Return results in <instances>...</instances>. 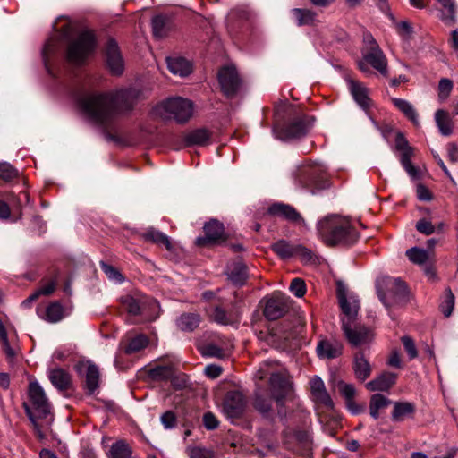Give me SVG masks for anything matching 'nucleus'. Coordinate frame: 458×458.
<instances>
[{
  "label": "nucleus",
  "instance_id": "1",
  "mask_svg": "<svg viewBox=\"0 0 458 458\" xmlns=\"http://www.w3.org/2000/svg\"><path fill=\"white\" fill-rule=\"evenodd\" d=\"M139 98L135 89H120L106 93H91L78 99L79 107L92 123L110 126L121 114L129 113Z\"/></svg>",
  "mask_w": 458,
  "mask_h": 458
},
{
  "label": "nucleus",
  "instance_id": "2",
  "mask_svg": "<svg viewBox=\"0 0 458 458\" xmlns=\"http://www.w3.org/2000/svg\"><path fill=\"white\" fill-rule=\"evenodd\" d=\"M337 297L344 316L341 318L342 330L348 343L358 347L369 344L374 338L373 330L356 324L360 310V301L353 293H349L343 284L337 285Z\"/></svg>",
  "mask_w": 458,
  "mask_h": 458
},
{
  "label": "nucleus",
  "instance_id": "3",
  "mask_svg": "<svg viewBox=\"0 0 458 458\" xmlns=\"http://www.w3.org/2000/svg\"><path fill=\"white\" fill-rule=\"evenodd\" d=\"M317 229L322 241L327 245L353 244L359 238V233L346 217L330 215L317 225Z\"/></svg>",
  "mask_w": 458,
  "mask_h": 458
},
{
  "label": "nucleus",
  "instance_id": "4",
  "mask_svg": "<svg viewBox=\"0 0 458 458\" xmlns=\"http://www.w3.org/2000/svg\"><path fill=\"white\" fill-rule=\"evenodd\" d=\"M30 403H24L25 411L38 432L45 427H49L53 420L51 405L44 389L38 381H30L28 388Z\"/></svg>",
  "mask_w": 458,
  "mask_h": 458
},
{
  "label": "nucleus",
  "instance_id": "5",
  "mask_svg": "<svg viewBox=\"0 0 458 458\" xmlns=\"http://www.w3.org/2000/svg\"><path fill=\"white\" fill-rule=\"evenodd\" d=\"M193 114V103L181 97L170 98L153 108V114L163 120L187 122Z\"/></svg>",
  "mask_w": 458,
  "mask_h": 458
},
{
  "label": "nucleus",
  "instance_id": "6",
  "mask_svg": "<svg viewBox=\"0 0 458 458\" xmlns=\"http://www.w3.org/2000/svg\"><path fill=\"white\" fill-rule=\"evenodd\" d=\"M379 300L386 308L398 303L406 295V285L400 278L383 276L377 281Z\"/></svg>",
  "mask_w": 458,
  "mask_h": 458
},
{
  "label": "nucleus",
  "instance_id": "7",
  "mask_svg": "<svg viewBox=\"0 0 458 458\" xmlns=\"http://www.w3.org/2000/svg\"><path fill=\"white\" fill-rule=\"evenodd\" d=\"M124 309L131 315H142L148 319H155L159 314L158 302L142 294L125 295L122 297Z\"/></svg>",
  "mask_w": 458,
  "mask_h": 458
},
{
  "label": "nucleus",
  "instance_id": "8",
  "mask_svg": "<svg viewBox=\"0 0 458 458\" xmlns=\"http://www.w3.org/2000/svg\"><path fill=\"white\" fill-rule=\"evenodd\" d=\"M95 46L96 39L92 31L81 30L68 47V61L75 64H81L93 52Z\"/></svg>",
  "mask_w": 458,
  "mask_h": 458
},
{
  "label": "nucleus",
  "instance_id": "9",
  "mask_svg": "<svg viewBox=\"0 0 458 458\" xmlns=\"http://www.w3.org/2000/svg\"><path fill=\"white\" fill-rule=\"evenodd\" d=\"M310 126L311 123L309 121L308 117L300 114L284 128H274L273 132L276 138L282 140H292L305 136Z\"/></svg>",
  "mask_w": 458,
  "mask_h": 458
},
{
  "label": "nucleus",
  "instance_id": "10",
  "mask_svg": "<svg viewBox=\"0 0 458 458\" xmlns=\"http://www.w3.org/2000/svg\"><path fill=\"white\" fill-rule=\"evenodd\" d=\"M369 64L383 76L387 75L386 57L378 45L374 44L372 49L365 50L362 53V60L359 62L360 70L364 73H370Z\"/></svg>",
  "mask_w": 458,
  "mask_h": 458
},
{
  "label": "nucleus",
  "instance_id": "11",
  "mask_svg": "<svg viewBox=\"0 0 458 458\" xmlns=\"http://www.w3.org/2000/svg\"><path fill=\"white\" fill-rule=\"evenodd\" d=\"M394 149L401 153L400 162L406 173L413 179L418 177V170L411 164L413 148L409 145L408 140L402 132H398L395 137Z\"/></svg>",
  "mask_w": 458,
  "mask_h": 458
},
{
  "label": "nucleus",
  "instance_id": "12",
  "mask_svg": "<svg viewBox=\"0 0 458 458\" xmlns=\"http://www.w3.org/2000/svg\"><path fill=\"white\" fill-rule=\"evenodd\" d=\"M218 81L222 91L227 97H232L241 86V79L234 66L223 67L218 72Z\"/></svg>",
  "mask_w": 458,
  "mask_h": 458
},
{
  "label": "nucleus",
  "instance_id": "13",
  "mask_svg": "<svg viewBox=\"0 0 458 458\" xmlns=\"http://www.w3.org/2000/svg\"><path fill=\"white\" fill-rule=\"evenodd\" d=\"M272 394L278 406L284 404V399L291 393L292 382L282 373H272L269 378Z\"/></svg>",
  "mask_w": 458,
  "mask_h": 458
},
{
  "label": "nucleus",
  "instance_id": "14",
  "mask_svg": "<svg viewBox=\"0 0 458 458\" xmlns=\"http://www.w3.org/2000/svg\"><path fill=\"white\" fill-rule=\"evenodd\" d=\"M106 64L114 75H120L124 69L123 58L121 55L117 43L114 39H109L106 47Z\"/></svg>",
  "mask_w": 458,
  "mask_h": 458
},
{
  "label": "nucleus",
  "instance_id": "15",
  "mask_svg": "<svg viewBox=\"0 0 458 458\" xmlns=\"http://www.w3.org/2000/svg\"><path fill=\"white\" fill-rule=\"evenodd\" d=\"M245 407V399L239 391L228 392L223 404V412L229 419L240 417Z\"/></svg>",
  "mask_w": 458,
  "mask_h": 458
},
{
  "label": "nucleus",
  "instance_id": "16",
  "mask_svg": "<svg viewBox=\"0 0 458 458\" xmlns=\"http://www.w3.org/2000/svg\"><path fill=\"white\" fill-rule=\"evenodd\" d=\"M325 167L321 164H307L300 166L297 179L304 187L316 184L323 178Z\"/></svg>",
  "mask_w": 458,
  "mask_h": 458
},
{
  "label": "nucleus",
  "instance_id": "17",
  "mask_svg": "<svg viewBox=\"0 0 458 458\" xmlns=\"http://www.w3.org/2000/svg\"><path fill=\"white\" fill-rule=\"evenodd\" d=\"M205 236L198 237L195 241L199 246L216 243L224 235V225L216 220H211L204 225Z\"/></svg>",
  "mask_w": 458,
  "mask_h": 458
},
{
  "label": "nucleus",
  "instance_id": "18",
  "mask_svg": "<svg viewBox=\"0 0 458 458\" xmlns=\"http://www.w3.org/2000/svg\"><path fill=\"white\" fill-rule=\"evenodd\" d=\"M348 89L355 102L365 111L372 106V100L369 97V89L365 85L353 79H346Z\"/></svg>",
  "mask_w": 458,
  "mask_h": 458
},
{
  "label": "nucleus",
  "instance_id": "19",
  "mask_svg": "<svg viewBox=\"0 0 458 458\" xmlns=\"http://www.w3.org/2000/svg\"><path fill=\"white\" fill-rule=\"evenodd\" d=\"M310 393L316 402L324 404L327 407L332 408L334 403L328 394L323 380L318 376H314L310 380Z\"/></svg>",
  "mask_w": 458,
  "mask_h": 458
},
{
  "label": "nucleus",
  "instance_id": "20",
  "mask_svg": "<svg viewBox=\"0 0 458 458\" xmlns=\"http://www.w3.org/2000/svg\"><path fill=\"white\" fill-rule=\"evenodd\" d=\"M397 375L393 372H384L366 384V388L371 392L388 391L396 382Z\"/></svg>",
  "mask_w": 458,
  "mask_h": 458
},
{
  "label": "nucleus",
  "instance_id": "21",
  "mask_svg": "<svg viewBox=\"0 0 458 458\" xmlns=\"http://www.w3.org/2000/svg\"><path fill=\"white\" fill-rule=\"evenodd\" d=\"M268 213L284 218L290 222L301 223L303 219L300 213L292 206L284 203H275L268 208Z\"/></svg>",
  "mask_w": 458,
  "mask_h": 458
},
{
  "label": "nucleus",
  "instance_id": "22",
  "mask_svg": "<svg viewBox=\"0 0 458 458\" xmlns=\"http://www.w3.org/2000/svg\"><path fill=\"white\" fill-rule=\"evenodd\" d=\"M287 310L286 303L281 297L269 299L264 309V315L269 320H276L283 317Z\"/></svg>",
  "mask_w": 458,
  "mask_h": 458
},
{
  "label": "nucleus",
  "instance_id": "23",
  "mask_svg": "<svg viewBox=\"0 0 458 458\" xmlns=\"http://www.w3.org/2000/svg\"><path fill=\"white\" fill-rule=\"evenodd\" d=\"M318 357L323 359H334L342 354L343 345L337 341L322 340L317 346Z\"/></svg>",
  "mask_w": 458,
  "mask_h": 458
},
{
  "label": "nucleus",
  "instance_id": "24",
  "mask_svg": "<svg viewBox=\"0 0 458 458\" xmlns=\"http://www.w3.org/2000/svg\"><path fill=\"white\" fill-rule=\"evenodd\" d=\"M166 63L169 71L174 75L185 77L192 71L191 64L183 57H167Z\"/></svg>",
  "mask_w": 458,
  "mask_h": 458
},
{
  "label": "nucleus",
  "instance_id": "25",
  "mask_svg": "<svg viewBox=\"0 0 458 458\" xmlns=\"http://www.w3.org/2000/svg\"><path fill=\"white\" fill-rule=\"evenodd\" d=\"M391 419L394 422H402L415 412V405L409 402H394Z\"/></svg>",
  "mask_w": 458,
  "mask_h": 458
},
{
  "label": "nucleus",
  "instance_id": "26",
  "mask_svg": "<svg viewBox=\"0 0 458 458\" xmlns=\"http://www.w3.org/2000/svg\"><path fill=\"white\" fill-rule=\"evenodd\" d=\"M70 314L71 310L64 308L59 301H54L46 308L43 318L49 323H57Z\"/></svg>",
  "mask_w": 458,
  "mask_h": 458
},
{
  "label": "nucleus",
  "instance_id": "27",
  "mask_svg": "<svg viewBox=\"0 0 458 458\" xmlns=\"http://www.w3.org/2000/svg\"><path fill=\"white\" fill-rule=\"evenodd\" d=\"M48 378L52 385L60 391L66 390L71 382L69 374L61 368L49 369Z\"/></svg>",
  "mask_w": 458,
  "mask_h": 458
},
{
  "label": "nucleus",
  "instance_id": "28",
  "mask_svg": "<svg viewBox=\"0 0 458 458\" xmlns=\"http://www.w3.org/2000/svg\"><path fill=\"white\" fill-rule=\"evenodd\" d=\"M435 122L439 132L443 136H449L453 133L454 123L450 114L443 109H438L435 113Z\"/></svg>",
  "mask_w": 458,
  "mask_h": 458
},
{
  "label": "nucleus",
  "instance_id": "29",
  "mask_svg": "<svg viewBox=\"0 0 458 458\" xmlns=\"http://www.w3.org/2000/svg\"><path fill=\"white\" fill-rule=\"evenodd\" d=\"M393 105L408 118L413 124H419L418 114L413 105L406 99L393 98L391 99Z\"/></svg>",
  "mask_w": 458,
  "mask_h": 458
},
{
  "label": "nucleus",
  "instance_id": "30",
  "mask_svg": "<svg viewBox=\"0 0 458 458\" xmlns=\"http://www.w3.org/2000/svg\"><path fill=\"white\" fill-rule=\"evenodd\" d=\"M228 278L235 285H242L248 277L247 267L242 262H235L228 267Z\"/></svg>",
  "mask_w": 458,
  "mask_h": 458
},
{
  "label": "nucleus",
  "instance_id": "31",
  "mask_svg": "<svg viewBox=\"0 0 458 458\" xmlns=\"http://www.w3.org/2000/svg\"><path fill=\"white\" fill-rule=\"evenodd\" d=\"M354 373L360 381H365L371 374V366L363 352L356 353L354 357Z\"/></svg>",
  "mask_w": 458,
  "mask_h": 458
},
{
  "label": "nucleus",
  "instance_id": "32",
  "mask_svg": "<svg viewBox=\"0 0 458 458\" xmlns=\"http://www.w3.org/2000/svg\"><path fill=\"white\" fill-rule=\"evenodd\" d=\"M82 366L85 367L86 388L89 394H93L99 385L98 368L91 362H87Z\"/></svg>",
  "mask_w": 458,
  "mask_h": 458
},
{
  "label": "nucleus",
  "instance_id": "33",
  "mask_svg": "<svg viewBox=\"0 0 458 458\" xmlns=\"http://www.w3.org/2000/svg\"><path fill=\"white\" fill-rule=\"evenodd\" d=\"M148 338L145 335L140 334L131 338L128 343H122L121 344L123 352L131 355L145 349L148 345Z\"/></svg>",
  "mask_w": 458,
  "mask_h": 458
},
{
  "label": "nucleus",
  "instance_id": "34",
  "mask_svg": "<svg viewBox=\"0 0 458 458\" xmlns=\"http://www.w3.org/2000/svg\"><path fill=\"white\" fill-rule=\"evenodd\" d=\"M200 323V316L197 313H183L176 319L177 327L184 332H192Z\"/></svg>",
  "mask_w": 458,
  "mask_h": 458
},
{
  "label": "nucleus",
  "instance_id": "35",
  "mask_svg": "<svg viewBox=\"0 0 458 458\" xmlns=\"http://www.w3.org/2000/svg\"><path fill=\"white\" fill-rule=\"evenodd\" d=\"M442 6L441 20L446 25H454L456 22V6L454 0H437Z\"/></svg>",
  "mask_w": 458,
  "mask_h": 458
},
{
  "label": "nucleus",
  "instance_id": "36",
  "mask_svg": "<svg viewBox=\"0 0 458 458\" xmlns=\"http://www.w3.org/2000/svg\"><path fill=\"white\" fill-rule=\"evenodd\" d=\"M392 403L391 400L387 397L380 394H375L371 396L369 402V414L374 420H377L379 418V411L381 410L386 409L388 405Z\"/></svg>",
  "mask_w": 458,
  "mask_h": 458
},
{
  "label": "nucleus",
  "instance_id": "37",
  "mask_svg": "<svg viewBox=\"0 0 458 458\" xmlns=\"http://www.w3.org/2000/svg\"><path fill=\"white\" fill-rule=\"evenodd\" d=\"M145 241L151 242L159 245H164L167 250L172 249L170 238L160 231L154 228H148L142 233Z\"/></svg>",
  "mask_w": 458,
  "mask_h": 458
},
{
  "label": "nucleus",
  "instance_id": "38",
  "mask_svg": "<svg viewBox=\"0 0 458 458\" xmlns=\"http://www.w3.org/2000/svg\"><path fill=\"white\" fill-rule=\"evenodd\" d=\"M292 13L298 26L312 25L316 20V13L310 9L293 8Z\"/></svg>",
  "mask_w": 458,
  "mask_h": 458
},
{
  "label": "nucleus",
  "instance_id": "39",
  "mask_svg": "<svg viewBox=\"0 0 458 458\" xmlns=\"http://www.w3.org/2000/svg\"><path fill=\"white\" fill-rule=\"evenodd\" d=\"M55 288L56 282L55 280H50L45 283L34 293L22 301V306L26 308L30 307L31 302L36 301L39 295H50L55 292Z\"/></svg>",
  "mask_w": 458,
  "mask_h": 458
},
{
  "label": "nucleus",
  "instance_id": "40",
  "mask_svg": "<svg viewBox=\"0 0 458 458\" xmlns=\"http://www.w3.org/2000/svg\"><path fill=\"white\" fill-rule=\"evenodd\" d=\"M60 49V42L57 38H49L43 49H42V58L45 64V67L48 72L49 71V59L52 55L59 51Z\"/></svg>",
  "mask_w": 458,
  "mask_h": 458
},
{
  "label": "nucleus",
  "instance_id": "41",
  "mask_svg": "<svg viewBox=\"0 0 458 458\" xmlns=\"http://www.w3.org/2000/svg\"><path fill=\"white\" fill-rule=\"evenodd\" d=\"M210 140V133L206 129H198L190 132L185 140L188 145H205Z\"/></svg>",
  "mask_w": 458,
  "mask_h": 458
},
{
  "label": "nucleus",
  "instance_id": "42",
  "mask_svg": "<svg viewBox=\"0 0 458 458\" xmlns=\"http://www.w3.org/2000/svg\"><path fill=\"white\" fill-rule=\"evenodd\" d=\"M131 450L123 441H117L113 444L109 450L110 458H131Z\"/></svg>",
  "mask_w": 458,
  "mask_h": 458
},
{
  "label": "nucleus",
  "instance_id": "43",
  "mask_svg": "<svg viewBox=\"0 0 458 458\" xmlns=\"http://www.w3.org/2000/svg\"><path fill=\"white\" fill-rule=\"evenodd\" d=\"M174 371L171 365L157 366L149 370V376L154 380H168L174 377Z\"/></svg>",
  "mask_w": 458,
  "mask_h": 458
},
{
  "label": "nucleus",
  "instance_id": "44",
  "mask_svg": "<svg viewBox=\"0 0 458 458\" xmlns=\"http://www.w3.org/2000/svg\"><path fill=\"white\" fill-rule=\"evenodd\" d=\"M272 250L282 259H289L293 256L295 252V248L291 246V244L284 240H280L275 242L272 245Z\"/></svg>",
  "mask_w": 458,
  "mask_h": 458
},
{
  "label": "nucleus",
  "instance_id": "45",
  "mask_svg": "<svg viewBox=\"0 0 458 458\" xmlns=\"http://www.w3.org/2000/svg\"><path fill=\"white\" fill-rule=\"evenodd\" d=\"M454 308V295L450 288H446L440 302L439 309L445 317L451 316Z\"/></svg>",
  "mask_w": 458,
  "mask_h": 458
},
{
  "label": "nucleus",
  "instance_id": "46",
  "mask_svg": "<svg viewBox=\"0 0 458 458\" xmlns=\"http://www.w3.org/2000/svg\"><path fill=\"white\" fill-rule=\"evenodd\" d=\"M406 256L412 263L417 265L426 264L428 259L427 250L417 247L407 250Z\"/></svg>",
  "mask_w": 458,
  "mask_h": 458
},
{
  "label": "nucleus",
  "instance_id": "47",
  "mask_svg": "<svg viewBox=\"0 0 458 458\" xmlns=\"http://www.w3.org/2000/svg\"><path fill=\"white\" fill-rule=\"evenodd\" d=\"M294 255H298L303 264H314L317 261V256L302 245L295 247Z\"/></svg>",
  "mask_w": 458,
  "mask_h": 458
},
{
  "label": "nucleus",
  "instance_id": "48",
  "mask_svg": "<svg viewBox=\"0 0 458 458\" xmlns=\"http://www.w3.org/2000/svg\"><path fill=\"white\" fill-rule=\"evenodd\" d=\"M100 267L109 280L119 284L123 282L122 274L113 266L101 261Z\"/></svg>",
  "mask_w": 458,
  "mask_h": 458
},
{
  "label": "nucleus",
  "instance_id": "49",
  "mask_svg": "<svg viewBox=\"0 0 458 458\" xmlns=\"http://www.w3.org/2000/svg\"><path fill=\"white\" fill-rule=\"evenodd\" d=\"M213 320L220 325H231L233 323V318L221 307L216 306L211 315Z\"/></svg>",
  "mask_w": 458,
  "mask_h": 458
},
{
  "label": "nucleus",
  "instance_id": "50",
  "mask_svg": "<svg viewBox=\"0 0 458 458\" xmlns=\"http://www.w3.org/2000/svg\"><path fill=\"white\" fill-rule=\"evenodd\" d=\"M254 407L262 414H266L271 410V399L257 393L254 399Z\"/></svg>",
  "mask_w": 458,
  "mask_h": 458
},
{
  "label": "nucleus",
  "instance_id": "51",
  "mask_svg": "<svg viewBox=\"0 0 458 458\" xmlns=\"http://www.w3.org/2000/svg\"><path fill=\"white\" fill-rule=\"evenodd\" d=\"M398 35L405 41H408L413 33V29L410 22L402 21L395 24Z\"/></svg>",
  "mask_w": 458,
  "mask_h": 458
},
{
  "label": "nucleus",
  "instance_id": "52",
  "mask_svg": "<svg viewBox=\"0 0 458 458\" xmlns=\"http://www.w3.org/2000/svg\"><path fill=\"white\" fill-rule=\"evenodd\" d=\"M289 290L296 297L301 298L306 293L305 282L302 279L296 277L292 280Z\"/></svg>",
  "mask_w": 458,
  "mask_h": 458
},
{
  "label": "nucleus",
  "instance_id": "53",
  "mask_svg": "<svg viewBox=\"0 0 458 458\" xmlns=\"http://www.w3.org/2000/svg\"><path fill=\"white\" fill-rule=\"evenodd\" d=\"M190 458H213V452L209 449L199 446H190L187 448Z\"/></svg>",
  "mask_w": 458,
  "mask_h": 458
},
{
  "label": "nucleus",
  "instance_id": "54",
  "mask_svg": "<svg viewBox=\"0 0 458 458\" xmlns=\"http://www.w3.org/2000/svg\"><path fill=\"white\" fill-rule=\"evenodd\" d=\"M338 391L344 398L345 402L348 400L354 399L356 394V389L352 384H346L343 381H340L337 385Z\"/></svg>",
  "mask_w": 458,
  "mask_h": 458
},
{
  "label": "nucleus",
  "instance_id": "55",
  "mask_svg": "<svg viewBox=\"0 0 458 458\" xmlns=\"http://www.w3.org/2000/svg\"><path fill=\"white\" fill-rule=\"evenodd\" d=\"M453 89V82L449 79H441L438 84V98L441 101L447 98Z\"/></svg>",
  "mask_w": 458,
  "mask_h": 458
},
{
  "label": "nucleus",
  "instance_id": "56",
  "mask_svg": "<svg viewBox=\"0 0 458 458\" xmlns=\"http://www.w3.org/2000/svg\"><path fill=\"white\" fill-rule=\"evenodd\" d=\"M415 227L418 232L425 235H430L435 233V225H433L431 221L426 218L420 219L416 223Z\"/></svg>",
  "mask_w": 458,
  "mask_h": 458
},
{
  "label": "nucleus",
  "instance_id": "57",
  "mask_svg": "<svg viewBox=\"0 0 458 458\" xmlns=\"http://www.w3.org/2000/svg\"><path fill=\"white\" fill-rule=\"evenodd\" d=\"M17 174V170L14 169L10 164H0V177L4 181H11L12 179L15 178Z\"/></svg>",
  "mask_w": 458,
  "mask_h": 458
},
{
  "label": "nucleus",
  "instance_id": "58",
  "mask_svg": "<svg viewBox=\"0 0 458 458\" xmlns=\"http://www.w3.org/2000/svg\"><path fill=\"white\" fill-rule=\"evenodd\" d=\"M162 425L165 429H172L176 426V415L171 411H167L160 417Z\"/></svg>",
  "mask_w": 458,
  "mask_h": 458
},
{
  "label": "nucleus",
  "instance_id": "59",
  "mask_svg": "<svg viewBox=\"0 0 458 458\" xmlns=\"http://www.w3.org/2000/svg\"><path fill=\"white\" fill-rule=\"evenodd\" d=\"M402 343L405 351L407 352L410 360H413L417 357L418 352L413 339L410 336H403Z\"/></svg>",
  "mask_w": 458,
  "mask_h": 458
},
{
  "label": "nucleus",
  "instance_id": "60",
  "mask_svg": "<svg viewBox=\"0 0 458 458\" xmlns=\"http://www.w3.org/2000/svg\"><path fill=\"white\" fill-rule=\"evenodd\" d=\"M294 438L297 443L301 445L305 449H310L311 439L310 433L306 430L297 431L294 434Z\"/></svg>",
  "mask_w": 458,
  "mask_h": 458
},
{
  "label": "nucleus",
  "instance_id": "61",
  "mask_svg": "<svg viewBox=\"0 0 458 458\" xmlns=\"http://www.w3.org/2000/svg\"><path fill=\"white\" fill-rule=\"evenodd\" d=\"M152 30L156 37L163 35V29L165 27V19L163 16L157 15L152 19Z\"/></svg>",
  "mask_w": 458,
  "mask_h": 458
},
{
  "label": "nucleus",
  "instance_id": "62",
  "mask_svg": "<svg viewBox=\"0 0 458 458\" xmlns=\"http://www.w3.org/2000/svg\"><path fill=\"white\" fill-rule=\"evenodd\" d=\"M203 423L206 428L212 430L218 427V420L214 414L207 412L203 416Z\"/></svg>",
  "mask_w": 458,
  "mask_h": 458
},
{
  "label": "nucleus",
  "instance_id": "63",
  "mask_svg": "<svg viewBox=\"0 0 458 458\" xmlns=\"http://www.w3.org/2000/svg\"><path fill=\"white\" fill-rule=\"evenodd\" d=\"M206 375L210 378H216L222 373V369L216 365H208L205 368Z\"/></svg>",
  "mask_w": 458,
  "mask_h": 458
},
{
  "label": "nucleus",
  "instance_id": "64",
  "mask_svg": "<svg viewBox=\"0 0 458 458\" xmlns=\"http://www.w3.org/2000/svg\"><path fill=\"white\" fill-rule=\"evenodd\" d=\"M447 154L450 162H458V146L454 143H449L447 145Z\"/></svg>",
  "mask_w": 458,
  "mask_h": 458
}]
</instances>
